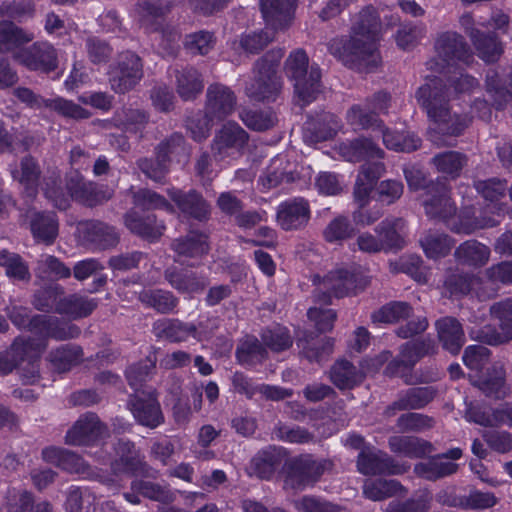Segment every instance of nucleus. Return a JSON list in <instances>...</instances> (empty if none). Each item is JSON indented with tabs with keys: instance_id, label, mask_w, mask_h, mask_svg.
I'll list each match as a JSON object with an SVG mask.
<instances>
[{
	"instance_id": "1",
	"label": "nucleus",
	"mask_w": 512,
	"mask_h": 512,
	"mask_svg": "<svg viewBox=\"0 0 512 512\" xmlns=\"http://www.w3.org/2000/svg\"><path fill=\"white\" fill-rule=\"evenodd\" d=\"M380 26L377 11L368 6L355 18L349 39H333L329 51L346 65L376 66Z\"/></svg>"
},
{
	"instance_id": "2",
	"label": "nucleus",
	"mask_w": 512,
	"mask_h": 512,
	"mask_svg": "<svg viewBox=\"0 0 512 512\" xmlns=\"http://www.w3.org/2000/svg\"><path fill=\"white\" fill-rule=\"evenodd\" d=\"M417 100L430 118L429 136L437 145L450 144L441 139V135L455 136L467 127L470 118L451 113L444 80L439 77L428 78L417 91Z\"/></svg>"
},
{
	"instance_id": "3",
	"label": "nucleus",
	"mask_w": 512,
	"mask_h": 512,
	"mask_svg": "<svg viewBox=\"0 0 512 512\" xmlns=\"http://www.w3.org/2000/svg\"><path fill=\"white\" fill-rule=\"evenodd\" d=\"M3 25V49L11 50L13 57L30 70L51 71L56 68L57 57L48 43H36L29 48L21 46L34 39V34L25 32L0 16Z\"/></svg>"
},
{
	"instance_id": "4",
	"label": "nucleus",
	"mask_w": 512,
	"mask_h": 512,
	"mask_svg": "<svg viewBox=\"0 0 512 512\" xmlns=\"http://www.w3.org/2000/svg\"><path fill=\"white\" fill-rule=\"evenodd\" d=\"M339 155L346 161L359 162L362 160L374 161L365 164L359 173L354 195L359 201H363L372 190L375 181L384 172L383 163L379 162L384 157V151L368 138H359L354 141L341 143L338 146Z\"/></svg>"
},
{
	"instance_id": "5",
	"label": "nucleus",
	"mask_w": 512,
	"mask_h": 512,
	"mask_svg": "<svg viewBox=\"0 0 512 512\" xmlns=\"http://www.w3.org/2000/svg\"><path fill=\"white\" fill-rule=\"evenodd\" d=\"M153 368V361L148 360L143 365L132 366L127 370V379L135 391L131 401V412L139 424L149 428H156L164 421L163 413L153 391L140 389Z\"/></svg>"
},
{
	"instance_id": "6",
	"label": "nucleus",
	"mask_w": 512,
	"mask_h": 512,
	"mask_svg": "<svg viewBox=\"0 0 512 512\" xmlns=\"http://www.w3.org/2000/svg\"><path fill=\"white\" fill-rule=\"evenodd\" d=\"M295 0H261V10L266 22V29L260 33L246 34L241 37L237 49L255 53L265 47L274 37L275 29L289 25L293 16Z\"/></svg>"
},
{
	"instance_id": "7",
	"label": "nucleus",
	"mask_w": 512,
	"mask_h": 512,
	"mask_svg": "<svg viewBox=\"0 0 512 512\" xmlns=\"http://www.w3.org/2000/svg\"><path fill=\"white\" fill-rule=\"evenodd\" d=\"M461 27L468 34L479 56L485 61H494L502 53V47L491 31L504 30L508 25V17L498 13L489 21H476L470 14L460 18Z\"/></svg>"
},
{
	"instance_id": "8",
	"label": "nucleus",
	"mask_w": 512,
	"mask_h": 512,
	"mask_svg": "<svg viewBox=\"0 0 512 512\" xmlns=\"http://www.w3.org/2000/svg\"><path fill=\"white\" fill-rule=\"evenodd\" d=\"M370 107L354 105L347 113L348 123L354 130L372 129L377 136H382L386 148L398 152H411L419 147V139L408 132L400 133L384 129L382 124L369 113Z\"/></svg>"
},
{
	"instance_id": "9",
	"label": "nucleus",
	"mask_w": 512,
	"mask_h": 512,
	"mask_svg": "<svg viewBox=\"0 0 512 512\" xmlns=\"http://www.w3.org/2000/svg\"><path fill=\"white\" fill-rule=\"evenodd\" d=\"M287 76L294 82L295 94L302 105L316 98L320 92L321 72L317 65L309 66L308 56L303 50L293 51L286 60Z\"/></svg>"
},
{
	"instance_id": "10",
	"label": "nucleus",
	"mask_w": 512,
	"mask_h": 512,
	"mask_svg": "<svg viewBox=\"0 0 512 512\" xmlns=\"http://www.w3.org/2000/svg\"><path fill=\"white\" fill-rule=\"evenodd\" d=\"M12 322L19 328H29L31 331L39 334L41 339L37 341L29 339L34 343L43 341L50 337L58 340L74 338L79 334L77 327L68 323H59L57 320L46 319L44 316L30 317L28 310L22 307H15L10 313Z\"/></svg>"
},
{
	"instance_id": "11",
	"label": "nucleus",
	"mask_w": 512,
	"mask_h": 512,
	"mask_svg": "<svg viewBox=\"0 0 512 512\" xmlns=\"http://www.w3.org/2000/svg\"><path fill=\"white\" fill-rule=\"evenodd\" d=\"M283 57L281 50L271 51L261 62L257 64L258 78L255 83H251L246 92L253 99H270L281 88V82L275 74V66Z\"/></svg>"
},
{
	"instance_id": "12",
	"label": "nucleus",
	"mask_w": 512,
	"mask_h": 512,
	"mask_svg": "<svg viewBox=\"0 0 512 512\" xmlns=\"http://www.w3.org/2000/svg\"><path fill=\"white\" fill-rule=\"evenodd\" d=\"M436 58L428 64L431 70L443 72L457 61H466L470 57L469 48L463 38L455 32L442 33L435 44Z\"/></svg>"
},
{
	"instance_id": "13",
	"label": "nucleus",
	"mask_w": 512,
	"mask_h": 512,
	"mask_svg": "<svg viewBox=\"0 0 512 512\" xmlns=\"http://www.w3.org/2000/svg\"><path fill=\"white\" fill-rule=\"evenodd\" d=\"M368 283L366 278H359L356 274L349 272L345 269H338L330 272L318 285V293L315 297L320 298V293L323 294V299L320 302H330L331 296L344 297L358 290H362Z\"/></svg>"
},
{
	"instance_id": "14",
	"label": "nucleus",
	"mask_w": 512,
	"mask_h": 512,
	"mask_svg": "<svg viewBox=\"0 0 512 512\" xmlns=\"http://www.w3.org/2000/svg\"><path fill=\"white\" fill-rule=\"evenodd\" d=\"M139 21L147 32H157L156 40L160 41L163 53L173 54L178 47L179 35L173 29L164 27V9L154 4L139 8Z\"/></svg>"
},
{
	"instance_id": "15",
	"label": "nucleus",
	"mask_w": 512,
	"mask_h": 512,
	"mask_svg": "<svg viewBox=\"0 0 512 512\" xmlns=\"http://www.w3.org/2000/svg\"><path fill=\"white\" fill-rule=\"evenodd\" d=\"M409 465L394 463L385 453L374 448H362L357 460V469L364 475L401 474Z\"/></svg>"
},
{
	"instance_id": "16",
	"label": "nucleus",
	"mask_w": 512,
	"mask_h": 512,
	"mask_svg": "<svg viewBox=\"0 0 512 512\" xmlns=\"http://www.w3.org/2000/svg\"><path fill=\"white\" fill-rule=\"evenodd\" d=\"M390 356L389 351L382 352L377 360L372 361L371 365L363 367V371H357L356 368L347 361H338L332 367L330 378L340 389L352 388L362 381L364 373L377 371L384 362L388 361Z\"/></svg>"
},
{
	"instance_id": "17",
	"label": "nucleus",
	"mask_w": 512,
	"mask_h": 512,
	"mask_svg": "<svg viewBox=\"0 0 512 512\" xmlns=\"http://www.w3.org/2000/svg\"><path fill=\"white\" fill-rule=\"evenodd\" d=\"M142 77V64L137 55L125 53L113 72L111 85L117 92L124 93L134 87Z\"/></svg>"
},
{
	"instance_id": "18",
	"label": "nucleus",
	"mask_w": 512,
	"mask_h": 512,
	"mask_svg": "<svg viewBox=\"0 0 512 512\" xmlns=\"http://www.w3.org/2000/svg\"><path fill=\"white\" fill-rule=\"evenodd\" d=\"M235 103V96L229 88L215 84L208 88L205 113L211 120L221 121L233 112Z\"/></svg>"
},
{
	"instance_id": "19",
	"label": "nucleus",
	"mask_w": 512,
	"mask_h": 512,
	"mask_svg": "<svg viewBox=\"0 0 512 512\" xmlns=\"http://www.w3.org/2000/svg\"><path fill=\"white\" fill-rule=\"evenodd\" d=\"M432 349L431 341L407 342L401 347L398 358L388 364L386 372L390 375H402L404 370L413 367Z\"/></svg>"
},
{
	"instance_id": "20",
	"label": "nucleus",
	"mask_w": 512,
	"mask_h": 512,
	"mask_svg": "<svg viewBox=\"0 0 512 512\" xmlns=\"http://www.w3.org/2000/svg\"><path fill=\"white\" fill-rule=\"evenodd\" d=\"M310 218L308 203L303 199L283 202L277 210V222L284 230H294L304 226Z\"/></svg>"
},
{
	"instance_id": "21",
	"label": "nucleus",
	"mask_w": 512,
	"mask_h": 512,
	"mask_svg": "<svg viewBox=\"0 0 512 512\" xmlns=\"http://www.w3.org/2000/svg\"><path fill=\"white\" fill-rule=\"evenodd\" d=\"M326 469V463L315 461L311 457L299 460L286 478V485L292 488H302L315 482Z\"/></svg>"
},
{
	"instance_id": "22",
	"label": "nucleus",
	"mask_w": 512,
	"mask_h": 512,
	"mask_svg": "<svg viewBox=\"0 0 512 512\" xmlns=\"http://www.w3.org/2000/svg\"><path fill=\"white\" fill-rule=\"evenodd\" d=\"M77 231L83 242L94 244L101 249L113 246L118 241L116 231L100 222L79 223Z\"/></svg>"
},
{
	"instance_id": "23",
	"label": "nucleus",
	"mask_w": 512,
	"mask_h": 512,
	"mask_svg": "<svg viewBox=\"0 0 512 512\" xmlns=\"http://www.w3.org/2000/svg\"><path fill=\"white\" fill-rule=\"evenodd\" d=\"M103 427L94 414L81 417L67 432L66 441L72 445H85L98 438Z\"/></svg>"
},
{
	"instance_id": "24",
	"label": "nucleus",
	"mask_w": 512,
	"mask_h": 512,
	"mask_svg": "<svg viewBox=\"0 0 512 512\" xmlns=\"http://www.w3.org/2000/svg\"><path fill=\"white\" fill-rule=\"evenodd\" d=\"M465 418L469 422L482 426L508 425L512 427V405H501L492 414H486L479 407L471 405L466 411Z\"/></svg>"
},
{
	"instance_id": "25",
	"label": "nucleus",
	"mask_w": 512,
	"mask_h": 512,
	"mask_svg": "<svg viewBox=\"0 0 512 512\" xmlns=\"http://www.w3.org/2000/svg\"><path fill=\"white\" fill-rule=\"evenodd\" d=\"M438 337L443 347L452 354H457L464 344V332L460 323L450 317L443 318L436 323Z\"/></svg>"
},
{
	"instance_id": "26",
	"label": "nucleus",
	"mask_w": 512,
	"mask_h": 512,
	"mask_svg": "<svg viewBox=\"0 0 512 512\" xmlns=\"http://www.w3.org/2000/svg\"><path fill=\"white\" fill-rule=\"evenodd\" d=\"M492 312L500 320V331L484 336L491 345H498L512 339V299H507L493 306Z\"/></svg>"
},
{
	"instance_id": "27",
	"label": "nucleus",
	"mask_w": 512,
	"mask_h": 512,
	"mask_svg": "<svg viewBox=\"0 0 512 512\" xmlns=\"http://www.w3.org/2000/svg\"><path fill=\"white\" fill-rule=\"evenodd\" d=\"M154 329L157 336L163 337L172 342L186 341L189 337H193L198 340H203L205 338L194 326L183 324L179 321H158L155 324Z\"/></svg>"
},
{
	"instance_id": "28",
	"label": "nucleus",
	"mask_w": 512,
	"mask_h": 512,
	"mask_svg": "<svg viewBox=\"0 0 512 512\" xmlns=\"http://www.w3.org/2000/svg\"><path fill=\"white\" fill-rule=\"evenodd\" d=\"M232 382L236 391L245 394L248 397H252L256 393H260L269 399L281 400L291 395L290 391L279 387L269 385L255 386L242 373H235Z\"/></svg>"
},
{
	"instance_id": "29",
	"label": "nucleus",
	"mask_w": 512,
	"mask_h": 512,
	"mask_svg": "<svg viewBox=\"0 0 512 512\" xmlns=\"http://www.w3.org/2000/svg\"><path fill=\"white\" fill-rule=\"evenodd\" d=\"M169 195L178 208L187 215L203 219L209 214V205L195 192L183 195L180 191L171 189Z\"/></svg>"
},
{
	"instance_id": "30",
	"label": "nucleus",
	"mask_w": 512,
	"mask_h": 512,
	"mask_svg": "<svg viewBox=\"0 0 512 512\" xmlns=\"http://www.w3.org/2000/svg\"><path fill=\"white\" fill-rule=\"evenodd\" d=\"M246 141V132L236 123H228L217 134L214 146L219 153L230 154L229 150L238 151Z\"/></svg>"
},
{
	"instance_id": "31",
	"label": "nucleus",
	"mask_w": 512,
	"mask_h": 512,
	"mask_svg": "<svg viewBox=\"0 0 512 512\" xmlns=\"http://www.w3.org/2000/svg\"><path fill=\"white\" fill-rule=\"evenodd\" d=\"M44 349L43 341L34 343L33 341L17 340L10 352L6 355H0V373L6 374L12 371L15 366V362L11 361L10 358L14 357L15 354H23L28 358L37 356Z\"/></svg>"
},
{
	"instance_id": "32",
	"label": "nucleus",
	"mask_w": 512,
	"mask_h": 512,
	"mask_svg": "<svg viewBox=\"0 0 512 512\" xmlns=\"http://www.w3.org/2000/svg\"><path fill=\"white\" fill-rule=\"evenodd\" d=\"M377 233L384 249L401 248L404 244L405 224L401 219H386L379 225Z\"/></svg>"
},
{
	"instance_id": "33",
	"label": "nucleus",
	"mask_w": 512,
	"mask_h": 512,
	"mask_svg": "<svg viewBox=\"0 0 512 512\" xmlns=\"http://www.w3.org/2000/svg\"><path fill=\"white\" fill-rule=\"evenodd\" d=\"M392 451L410 458L422 457L431 452V446L425 441L407 436H394L389 441Z\"/></svg>"
},
{
	"instance_id": "34",
	"label": "nucleus",
	"mask_w": 512,
	"mask_h": 512,
	"mask_svg": "<svg viewBox=\"0 0 512 512\" xmlns=\"http://www.w3.org/2000/svg\"><path fill=\"white\" fill-rule=\"evenodd\" d=\"M31 231L38 241L51 243L56 238L58 232L55 214L36 213L31 220Z\"/></svg>"
},
{
	"instance_id": "35",
	"label": "nucleus",
	"mask_w": 512,
	"mask_h": 512,
	"mask_svg": "<svg viewBox=\"0 0 512 512\" xmlns=\"http://www.w3.org/2000/svg\"><path fill=\"white\" fill-rule=\"evenodd\" d=\"M426 213L433 218L446 219L455 213V205L450 200L447 190H436L431 198L424 201Z\"/></svg>"
},
{
	"instance_id": "36",
	"label": "nucleus",
	"mask_w": 512,
	"mask_h": 512,
	"mask_svg": "<svg viewBox=\"0 0 512 512\" xmlns=\"http://www.w3.org/2000/svg\"><path fill=\"white\" fill-rule=\"evenodd\" d=\"M174 250L179 257L198 258L208 250L206 237L191 232L186 238L179 239L174 243Z\"/></svg>"
},
{
	"instance_id": "37",
	"label": "nucleus",
	"mask_w": 512,
	"mask_h": 512,
	"mask_svg": "<svg viewBox=\"0 0 512 512\" xmlns=\"http://www.w3.org/2000/svg\"><path fill=\"white\" fill-rule=\"evenodd\" d=\"M477 385L487 396L497 399L504 398L509 392L504 382L503 366L500 364L495 365L493 372L484 379L479 380Z\"/></svg>"
},
{
	"instance_id": "38",
	"label": "nucleus",
	"mask_w": 512,
	"mask_h": 512,
	"mask_svg": "<svg viewBox=\"0 0 512 512\" xmlns=\"http://www.w3.org/2000/svg\"><path fill=\"white\" fill-rule=\"evenodd\" d=\"M402 486L396 480H367L364 483L363 494L373 501H380L399 494Z\"/></svg>"
},
{
	"instance_id": "39",
	"label": "nucleus",
	"mask_w": 512,
	"mask_h": 512,
	"mask_svg": "<svg viewBox=\"0 0 512 512\" xmlns=\"http://www.w3.org/2000/svg\"><path fill=\"white\" fill-rule=\"evenodd\" d=\"M293 181L294 176L291 172H287L286 157L279 155L274 158L264 176L260 178V183L265 189L278 186L282 181Z\"/></svg>"
},
{
	"instance_id": "40",
	"label": "nucleus",
	"mask_w": 512,
	"mask_h": 512,
	"mask_svg": "<svg viewBox=\"0 0 512 512\" xmlns=\"http://www.w3.org/2000/svg\"><path fill=\"white\" fill-rule=\"evenodd\" d=\"M125 225L133 233L147 238H156L163 230V226L156 224L152 216H147L146 219H142L137 215L136 211H131L126 215Z\"/></svg>"
},
{
	"instance_id": "41",
	"label": "nucleus",
	"mask_w": 512,
	"mask_h": 512,
	"mask_svg": "<svg viewBox=\"0 0 512 512\" xmlns=\"http://www.w3.org/2000/svg\"><path fill=\"white\" fill-rule=\"evenodd\" d=\"M172 153L168 144H164L159 148L156 160L144 159L139 163L141 171L154 181H161L167 173L168 155Z\"/></svg>"
},
{
	"instance_id": "42",
	"label": "nucleus",
	"mask_w": 512,
	"mask_h": 512,
	"mask_svg": "<svg viewBox=\"0 0 512 512\" xmlns=\"http://www.w3.org/2000/svg\"><path fill=\"white\" fill-rule=\"evenodd\" d=\"M456 257L461 263L480 266L487 262L489 249L476 241H468L457 249Z\"/></svg>"
},
{
	"instance_id": "43",
	"label": "nucleus",
	"mask_w": 512,
	"mask_h": 512,
	"mask_svg": "<svg viewBox=\"0 0 512 512\" xmlns=\"http://www.w3.org/2000/svg\"><path fill=\"white\" fill-rule=\"evenodd\" d=\"M177 90L184 100L193 99L203 89V82L200 75L194 69L182 71L177 77Z\"/></svg>"
},
{
	"instance_id": "44",
	"label": "nucleus",
	"mask_w": 512,
	"mask_h": 512,
	"mask_svg": "<svg viewBox=\"0 0 512 512\" xmlns=\"http://www.w3.org/2000/svg\"><path fill=\"white\" fill-rule=\"evenodd\" d=\"M116 457L111 463L115 473L133 472L141 464L139 456L132 451V445L129 442L119 443V447L116 449Z\"/></svg>"
},
{
	"instance_id": "45",
	"label": "nucleus",
	"mask_w": 512,
	"mask_h": 512,
	"mask_svg": "<svg viewBox=\"0 0 512 512\" xmlns=\"http://www.w3.org/2000/svg\"><path fill=\"white\" fill-rule=\"evenodd\" d=\"M433 398V393L428 387L410 388L395 403L399 410L419 409L425 406Z\"/></svg>"
},
{
	"instance_id": "46",
	"label": "nucleus",
	"mask_w": 512,
	"mask_h": 512,
	"mask_svg": "<svg viewBox=\"0 0 512 512\" xmlns=\"http://www.w3.org/2000/svg\"><path fill=\"white\" fill-rule=\"evenodd\" d=\"M81 357V350L76 346H62L49 355L53 368L59 372L69 370Z\"/></svg>"
},
{
	"instance_id": "47",
	"label": "nucleus",
	"mask_w": 512,
	"mask_h": 512,
	"mask_svg": "<svg viewBox=\"0 0 512 512\" xmlns=\"http://www.w3.org/2000/svg\"><path fill=\"white\" fill-rule=\"evenodd\" d=\"M67 189L71 197L79 198L86 201L89 205H93L96 202L110 198L111 194L99 196L95 194L93 198H90L92 194V184H86L78 173H74L67 182Z\"/></svg>"
},
{
	"instance_id": "48",
	"label": "nucleus",
	"mask_w": 512,
	"mask_h": 512,
	"mask_svg": "<svg viewBox=\"0 0 512 512\" xmlns=\"http://www.w3.org/2000/svg\"><path fill=\"white\" fill-rule=\"evenodd\" d=\"M96 496L87 489L71 488L66 506L69 512H93Z\"/></svg>"
},
{
	"instance_id": "49",
	"label": "nucleus",
	"mask_w": 512,
	"mask_h": 512,
	"mask_svg": "<svg viewBox=\"0 0 512 512\" xmlns=\"http://www.w3.org/2000/svg\"><path fill=\"white\" fill-rule=\"evenodd\" d=\"M410 315V307L402 302H394L383 306L372 315L375 323H393Z\"/></svg>"
},
{
	"instance_id": "50",
	"label": "nucleus",
	"mask_w": 512,
	"mask_h": 512,
	"mask_svg": "<svg viewBox=\"0 0 512 512\" xmlns=\"http://www.w3.org/2000/svg\"><path fill=\"white\" fill-rule=\"evenodd\" d=\"M0 265L6 269V274L10 278L25 280L29 277L28 268L19 255L0 250Z\"/></svg>"
},
{
	"instance_id": "51",
	"label": "nucleus",
	"mask_w": 512,
	"mask_h": 512,
	"mask_svg": "<svg viewBox=\"0 0 512 512\" xmlns=\"http://www.w3.org/2000/svg\"><path fill=\"white\" fill-rule=\"evenodd\" d=\"M241 119L247 127L256 131L267 130L271 128L276 122V117L270 110L243 111L241 113Z\"/></svg>"
},
{
	"instance_id": "52",
	"label": "nucleus",
	"mask_w": 512,
	"mask_h": 512,
	"mask_svg": "<svg viewBox=\"0 0 512 512\" xmlns=\"http://www.w3.org/2000/svg\"><path fill=\"white\" fill-rule=\"evenodd\" d=\"M95 307L96 302L93 299L72 296L61 303L57 310L73 317H84L90 314Z\"/></svg>"
},
{
	"instance_id": "53",
	"label": "nucleus",
	"mask_w": 512,
	"mask_h": 512,
	"mask_svg": "<svg viewBox=\"0 0 512 512\" xmlns=\"http://www.w3.org/2000/svg\"><path fill=\"white\" fill-rule=\"evenodd\" d=\"M421 245L427 257L433 259L445 256L452 247L448 237L442 234L427 235L423 240H421Z\"/></svg>"
},
{
	"instance_id": "54",
	"label": "nucleus",
	"mask_w": 512,
	"mask_h": 512,
	"mask_svg": "<svg viewBox=\"0 0 512 512\" xmlns=\"http://www.w3.org/2000/svg\"><path fill=\"white\" fill-rule=\"evenodd\" d=\"M170 284L181 292L193 293L202 290L206 284L203 278H197L192 273H168Z\"/></svg>"
},
{
	"instance_id": "55",
	"label": "nucleus",
	"mask_w": 512,
	"mask_h": 512,
	"mask_svg": "<svg viewBox=\"0 0 512 512\" xmlns=\"http://www.w3.org/2000/svg\"><path fill=\"white\" fill-rule=\"evenodd\" d=\"M425 30L417 25H403L395 35V41L403 50L413 49L423 38Z\"/></svg>"
},
{
	"instance_id": "56",
	"label": "nucleus",
	"mask_w": 512,
	"mask_h": 512,
	"mask_svg": "<svg viewBox=\"0 0 512 512\" xmlns=\"http://www.w3.org/2000/svg\"><path fill=\"white\" fill-rule=\"evenodd\" d=\"M433 161L439 172L451 176L457 175L464 164V158L453 151L438 154Z\"/></svg>"
},
{
	"instance_id": "57",
	"label": "nucleus",
	"mask_w": 512,
	"mask_h": 512,
	"mask_svg": "<svg viewBox=\"0 0 512 512\" xmlns=\"http://www.w3.org/2000/svg\"><path fill=\"white\" fill-rule=\"evenodd\" d=\"M353 229L344 217L332 220L324 230V237L328 242L343 241L351 237Z\"/></svg>"
},
{
	"instance_id": "58",
	"label": "nucleus",
	"mask_w": 512,
	"mask_h": 512,
	"mask_svg": "<svg viewBox=\"0 0 512 512\" xmlns=\"http://www.w3.org/2000/svg\"><path fill=\"white\" fill-rule=\"evenodd\" d=\"M215 122L217 121L211 120L207 113L197 114L188 120L187 128L194 140L201 141L208 137L211 127Z\"/></svg>"
},
{
	"instance_id": "59",
	"label": "nucleus",
	"mask_w": 512,
	"mask_h": 512,
	"mask_svg": "<svg viewBox=\"0 0 512 512\" xmlns=\"http://www.w3.org/2000/svg\"><path fill=\"white\" fill-rule=\"evenodd\" d=\"M479 280L468 279L466 276L453 275L446 282L445 286L450 291L451 295L459 296L469 293L472 290L476 291L478 296H481L478 291Z\"/></svg>"
},
{
	"instance_id": "60",
	"label": "nucleus",
	"mask_w": 512,
	"mask_h": 512,
	"mask_svg": "<svg viewBox=\"0 0 512 512\" xmlns=\"http://www.w3.org/2000/svg\"><path fill=\"white\" fill-rule=\"evenodd\" d=\"M142 300L163 313L172 310L176 306V300L171 293L161 290L144 293Z\"/></svg>"
},
{
	"instance_id": "61",
	"label": "nucleus",
	"mask_w": 512,
	"mask_h": 512,
	"mask_svg": "<svg viewBox=\"0 0 512 512\" xmlns=\"http://www.w3.org/2000/svg\"><path fill=\"white\" fill-rule=\"evenodd\" d=\"M136 207L143 209H164L171 210L169 203L160 195L149 190H141L134 196Z\"/></svg>"
},
{
	"instance_id": "62",
	"label": "nucleus",
	"mask_w": 512,
	"mask_h": 512,
	"mask_svg": "<svg viewBox=\"0 0 512 512\" xmlns=\"http://www.w3.org/2000/svg\"><path fill=\"white\" fill-rule=\"evenodd\" d=\"M133 489L152 500L168 502L172 499L170 492L166 488L150 481L135 482Z\"/></svg>"
},
{
	"instance_id": "63",
	"label": "nucleus",
	"mask_w": 512,
	"mask_h": 512,
	"mask_svg": "<svg viewBox=\"0 0 512 512\" xmlns=\"http://www.w3.org/2000/svg\"><path fill=\"white\" fill-rule=\"evenodd\" d=\"M489 350L481 345H472L465 349L464 364L471 370H479L488 361Z\"/></svg>"
},
{
	"instance_id": "64",
	"label": "nucleus",
	"mask_w": 512,
	"mask_h": 512,
	"mask_svg": "<svg viewBox=\"0 0 512 512\" xmlns=\"http://www.w3.org/2000/svg\"><path fill=\"white\" fill-rule=\"evenodd\" d=\"M263 341L274 351H283L289 348L292 340L286 328L277 327L263 334Z\"/></svg>"
}]
</instances>
